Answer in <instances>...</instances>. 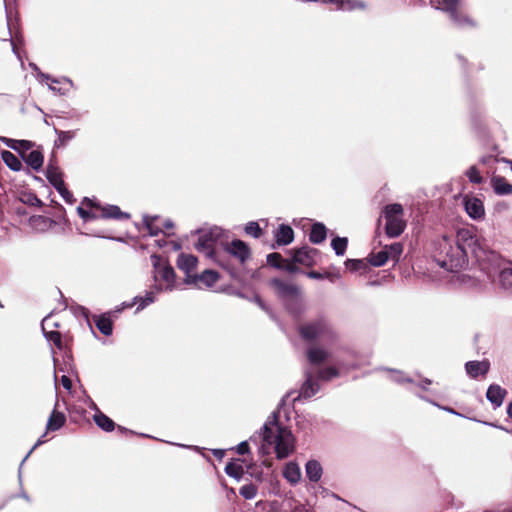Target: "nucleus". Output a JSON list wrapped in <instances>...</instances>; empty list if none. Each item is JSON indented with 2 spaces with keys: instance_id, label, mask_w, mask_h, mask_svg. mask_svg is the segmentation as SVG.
<instances>
[{
  "instance_id": "34",
  "label": "nucleus",
  "mask_w": 512,
  "mask_h": 512,
  "mask_svg": "<svg viewBox=\"0 0 512 512\" xmlns=\"http://www.w3.org/2000/svg\"><path fill=\"white\" fill-rule=\"evenodd\" d=\"M499 282L505 291L512 293V268H506L500 272Z\"/></svg>"
},
{
  "instance_id": "56",
  "label": "nucleus",
  "mask_w": 512,
  "mask_h": 512,
  "mask_svg": "<svg viewBox=\"0 0 512 512\" xmlns=\"http://www.w3.org/2000/svg\"><path fill=\"white\" fill-rule=\"evenodd\" d=\"M283 270L289 272V273H297L299 272V268L296 266V263L293 261L292 263H283L282 268Z\"/></svg>"
},
{
  "instance_id": "48",
  "label": "nucleus",
  "mask_w": 512,
  "mask_h": 512,
  "mask_svg": "<svg viewBox=\"0 0 512 512\" xmlns=\"http://www.w3.org/2000/svg\"><path fill=\"white\" fill-rule=\"evenodd\" d=\"M466 176L468 177L470 182L475 184H480L483 181V178L481 177L479 170L475 166H471L466 171Z\"/></svg>"
},
{
  "instance_id": "24",
  "label": "nucleus",
  "mask_w": 512,
  "mask_h": 512,
  "mask_svg": "<svg viewBox=\"0 0 512 512\" xmlns=\"http://www.w3.org/2000/svg\"><path fill=\"white\" fill-rule=\"evenodd\" d=\"M493 190L498 195H507L512 193V185L501 176H494L491 179Z\"/></svg>"
},
{
  "instance_id": "43",
  "label": "nucleus",
  "mask_w": 512,
  "mask_h": 512,
  "mask_svg": "<svg viewBox=\"0 0 512 512\" xmlns=\"http://www.w3.org/2000/svg\"><path fill=\"white\" fill-rule=\"evenodd\" d=\"M35 143L29 140H18L16 145V152L19 153L20 157L25 156L33 147Z\"/></svg>"
},
{
  "instance_id": "53",
  "label": "nucleus",
  "mask_w": 512,
  "mask_h": 512,
  "mask_svg": "<svg viewBox=\"0 0 512 512\" xmlns=\"http://www.w3.org/2000/svg\"><path fill=\"white\" fill-rule=\"evenodd\" d=\"M0 141L4 145H6L8 148L16 150V145H17L18 140L12 139V138H8V137H0Z\"/></svg>"
},
{
  "instance_id": "28",
  "label": "nucleus",
  "mask_w": 512,
  "mask_h": 512,
  "mask_svg": "<svg viewBox=\"0 0 512 512\" xmlns=\"http://www.w3.org/2000/svg\"><path fill=\"white\" fill-rule=\"evenodd\" d=\"M93 419L96 425L103 431L111 432L115 428L114 421L100 411L94 414Z\"/></svg>"
},
{
  "instance_id": "10",
  "label": "nucleus",
  "mask_w": 512,
  "mask_h": 512,
  "mask_svg": "<svg viewBox=\"0 0 512 512\" xmlns=\"http://www.w3.org/2000/svg\"><path fill=\"white\" fill-rule=\"evenodd\" d=\"M319 251L316 248L303 246L292 250V261L295 263L311 267L316 263Z\"/></svg>"
},
{
  "instance_id": "49",
  "label": "nucleus",
  "mask_w": 512,
  "mask_h": 512,
  "mask_svg": "<svg viewBox=\"0 0 512 512\" xmlns=\"http://www.w3.org/2000/svg\"><path fill=\"white\" fill-rule=\"evenodd\" d=\"M345 266L347 269L355 272L362 269L365 266V264L362 260L359 259H347L345 261Z\"/></svg>"
},
{
  "instance_id": "16",
  "label": "nucleus",
  "mask_w": 512,
  "mask_h": 512,
  "mask_svg": "<svg viewBox=\"0 0 512 512\" xmlns=\"http://www.w3.org/2000/svg\"><path fill=\"white\" fill-rule=\"evenodd\" d=\"M507 391L497 384H491L486 392L487 400L495 407H500L503 403Z\"/></svg>"
},
{
  "instance_id": "58",
  "label": "nucleus",
  "mask_w": 512,
  "mask_h": 512,
  "mask_svg": "<svg viewBox=\"0 0 512 512\" xmlns=\"http://www.w3.org/2000/svg\"><path fill=\"white\" fill-rule=\"evenodd\" d=\"M253 301L264 311H268V308L267 306L265 305V303L263 302V300L261 299V297L259 295H255L254 298H253Z\"/></svg>"
},
{
  "instance_id": "27",
  "label": "nucleus",
  "mask_w": 512,
  "mask_h": 512,
  "mask_svg": "<svg viewBox=\"0 0 512 512\" xmlns=\"http://www.w3.org/2000/svg\"><path fill=\"white\" fill-rule=\"evenodd\" d=\"M1 158L8 168L12 171H20L23 168L21 160L12 152L4 150L1 152Z\"/></svg>"
},
{
  "instance_id": "44",
  "label": "nucleus",
  "mask_w": 512,
  "mask_h": 512,
  "mask_svg": "<svg viewBox=\"0 0 512 512\" xmlns=\"http://www.w3.org/2000/svg\"><path fill=\"white\" fill-rule=\"evenodd\" d=\"M78 215L84 220V221H90L95 219H100V211H89L84 209L82 206H79L77 208Z\"/></svg>"
},
{
  "instance_id": "38",
  "label": "nucleus",
  "mask_w": 512,
  "mask_h": 512,
  "mask_svg": "<svg viewBox=\"0 0 512 512\" xmlns=\"http://www.w3.org/2000/svg\"><path fill=\"white\" fill-rule=\"evenodd\" d=\"M317 380L329 381L335 377L339 376V372L334 367H326L322 368L318 371L317 375H315Z\"/></svg>"
},
{
  "instance_id": "25",
  "label": "nucleus",
  "mask_w": 512,
  "mask_h": 512,
  "mask_svg": "<svg viewBox=\"0 0 512 512\" xmlns=\"http://www.w3.org/2000/svg\"><path fill=\"white\" fill-rule=\"evenodd\" d=\"M46 325H49V316L45 317V318L42 320V324H41V327H42V331H43L44 337H45L48 341L53 342V343H54V345H55L58 349H62V337H61L60 332H58V331H47V330H46Z\"/></svg>"
},
{
  "instance_id": "14",
  "label": "nucleus",
  "mask_w": 512,
  "mask_h": 512,
  "mask_svg": "<svg viewBox=\"0 0 512 512\" xmlns=\"http://www.w3.org/2000/svg\"><path fill=\"white\" fill-rule=\"evenodd\" d=\"M22 160L33 170L40 171L44 162L42 149H31L25 156L22 155Z\"/></svg>"
},
{
  "instance_id": "22",
  "label": "nucleus",
  "mask_w": 512,
  "mask_h": 512,
  "mask_svg": "<svg viewBox=\"0 0 512 512\" xmlns=\"http://www.w3.org/2000/svg\"><path fill=\"white\" fill-rule=\"evenodd\" d=\"M284 478L291 484L295 485L301 480V470L295 462H289L285 465L283 471Z\"/></svg>"
},
{
  "instance_id": "26",
  "label": "nucleus",
  "mask_w": 512,
  "mask_h": 512,
  "mask_svg": "<svg viewBox=\"0 0 512 512\" xmlns=\"http://www.w3.org/2000/svg\"><path fill=\"white\" fill-rule=\"evenodd\" d=\"M95 325L97 329L105 336H110L113 332V324L110 317L107 314L96 316Z\"/></svg>"
},
{
  "instance_id": "21",
  "label": "nucleus",
  "mask_w": 512,
  "mask_h": 512,
  "mask_svg": "<svg viewBox=\"0 0 512 512\" xmlns=\"http://www.w3.org/2000/svg\"><path fill=\"white\" fill-rule=\"evenodd\" d=\"M275 239L278 245H288L294 240V231L289 225L281 224L275 232Z\"/></svg>"
},
{
  "instance_id": "17",
  "label": "nucleus",
  "mask_w": 512,
  "mask_h": 512,
  "mask_svg": "<svg viewBox=\"0 0 512 512\" xmlns=\"http://www.w3.org/2000/svg\"><path fill=\"white\" fill-rule=\"evenodd\" d=\"M306 356L310 364L319 365L329 359L330 353L320 346H312L307 349Z\"/></svg>"
},
{
  "instance_id": "9",
  "label": "nucleus",
  "mask_w": 512,
  "mask_h": 512,
  "mask_svg": "<svg viewBox=\"0 0 512 512\" xmlns=\"http://www.w3.org/2000/svg\"><path fill=\"white\" fill-rule=\"evenodd\" d=\"M270 284L275 289L278 296L285 301L297 300L299 288L295 284L278 278L272 279Z\"/></svg>"
},
{
  "instance_id": "1",
  "label": "nucleus",
  "mask_w": 512,
  "mask_h": 512,
  "mask_svg": "<svg viewBox=\"0 0 512 512\" xmlns=\"http://www.w3.org/2000/svg\"><path fill=\"white\" fill-rule=\"evenodd\" d=\"M469 253L480 263L497 259V254L489 248L487 241L473 235L469 230L458 232L456 240L444 236L438 242L435 257L439 266L455 271L467 264Z\"/></svg>"
},
{
  "instance_id": "4",
  "label": "nucleus",
  "mask_w": 512,
  "mask_h": 512,
  "mask_svg": "<svg viewBox=\"0 0 512 512\" xmlns=\"http://www.w3.org/2000/svg\"><path fill=\"white\" fill-rule=\"evenodd\" d=\"M422 4L429 2L436 9L448 13L450 19L457 26H474L475 23L461 11V0H419Z\"/></svg>"
},
{
  "instance_id": "3",
  "label": "nucleus",
  "mask_w": 512,
  "mask_h": 512,
  "mask_svg": "<svg viewBox=\"0 0 512 512\" xmlns=\"http://www.w3.org/2000/svg\"><path fill=\"white\" fill-rule=\"evenodd\" d=\"M299 334L306 342L321 341L327 345L334 344L339 339V334L330 320L321 315L299 327Z\"/></svg>"
},
{
  "instance_id": "37",
  "label": "nucleus",
  "mask_w": 512,
  "mask_h": 512,
  "mask_svg": "<svg viewBox=\"0 0 512 512\" xmlns=\"http://www.w3.org/2000/svg\"><path fill=\"white\" fill-rule=\"evenodd\" d=\"M158 219V216H149L144 215L143 216V223L146 226L148 233L151 236H157L162 230L154 225V222Z\"/></svg>"
},
{
  "instance_id": "36",
  "label": "nucleus",
  "mask_w": 512,
  "mask_h": 512,
  "mask_svg": "<svg viewBox=\"0 0 512 512\" xmlns=\"http://www.w3.org/2000/svg\"><path fill=\"white\" fill-rule=\"evenodd\" d=\"M348 240L345 237H335L331 241V246L335 251L336 255L342 256L344 255L347 248Z\"/></svg>"
},
{
  "instance_id": "32",
  "label": "nucleus",
  "mask_w": 512,
  "mask_h": 512,
  "mask_svg": "<svg viewBox=\"0 0 512 512\" xmlns=\"http://www.w3.org/2000/svg\"><path fill=\"white\" fill-rule=\"evenodd\" d=\"M55 133L57 135V139L55 140L54 146L60 147L66 145L76 136V131H63L59 129H55Z\"/></svg>"
},
{
  "instance_id": "6",
  "label": "nucleus",
  "mask_w": 512,
  "mask_h": 512,
  "mask_svg": "<svg viewBox=\"0 0 512 512\" xmlns=\"http://www.w3.org/2000/svg\"><path fill=\"white\" fill-rule=\"evenodd\" d=\"M221 235L222 229L219 227H213L209 230L201 231L198 241L195 243V249L198 252L204 253L206 257L217 261L220 265L222 264L218 259L216 245Z\"/></svg>"
},
{
  "instance_id": "29",
  "label": "nucleus",
  "mask_w": 512,
  "mask_h": 512,
  "mask_svg": "<svg viewBox=\"0 0 512 512\" xmlns=\"http://www.w3.org/2000/svg\"><path fill=\"white\" fill-rule=\"evenodd\" d=\"M65 421V415L54 410L48 419L46 428L50 431H57L65 424Z\"/></svg>"
},
{
  "instance_id": "59",
  "label": "nucleus",
  "mask_w": 512,
  "mask_h": 512,
  "mask_svg": "<svg viewBox=\"0 0 512 512\" xmlns=\"http://www.w3.org/2000/svg\"><path fill=\"white\" fill-rule=\"evenodd\" d=\"M61 384L67 390H69L71 388V386H72L70 378L68 376H66V375H63L61 377Z\"/></svg>"
},
{
  "instance_id": "35",
  "label": "nucleus",
  "mask_w": 512,
  "mask_h": 512,
  "mask_svg": "<svg viewBox=\"0 0 512 512\" xmlns=\"http://www.w3.org/2000/svg\"><path fill=\"white\" fill-rule=\"evenodd\" d=\"M366 4L360 0H342L339 10L353 11L357 9H365Z\"/></svg>"
},
{
  "instance_id": "57",
  "label": "nucleus",
  "mask_w": 512,
  "mask_h": 512,
  "mask_svg": "<svg viewBox=\"0 0 512 512\" xmlns=\"http://www.w3.org/2000/svg\"><path fill=\"white\" fill-rule=\"evenodd\" d=\"M37 78H38L40 81H48V80H51L53 83H59V82H60L59 80L52 78L49 74L43 73V72H41V71H39V72L37 73Z\"/></svg>"
},
{
  "instance_id": "40",
  "label": "nucleus",
  "mask_w": 512,
  "mask_h": 512,
  "mask_svg": "<svg viewBox=\"0 0 512 512\" xmlns=\"http://www.w3.org/2000/svg\"><path fill=\"white\" fill-rule=\"evenodd\" d=\"M258 488L253 483L245 484L239 489V494L246 500L254 499Z\"/></svg>"
},
{
  "instance_id": "20",
  "label": "nucleus",
  "mask_w": 512,
  "mask_h": 512,
  "mask_svg": "<svg viewBox=\"0 0 512 512\" xmlns=\"http://www.w3.org/2000/svg\"><path fill=\"white\" fill-rule=\"evenodd\" d=\"M197 263V258L190 254L181 253L177 259V267L186 274V277L196 268Z\"/></svg>"
},
{
  "instance_id": "33",
  "label": "nucleus",
  "mask_w": 512,
  "mask_h": 512,
  "mask_svg": "<svg viewBox=\"0 0 512 512\" xmlns=\"http://www.w3.org/2000/svg\"><path fill=\"white\" fill-rule=\"evenodd\" d=\"M383 249L387 252L389 260L398 262L403 252V245L400 242H395L391 245H386Z\"/></svg>"
},
{
  "instance_id": "61",
  "label": "nucleus",
  "mask_w": 512,
  "mask_h": 512,
  "mask_svg": "<svg viewBox=\"0 0 512 512\" xmlns=\"http://www.w3.org/2000/svg\"><path fill=\"white\" fill-rule=\"evenodd\" d=\"M307 276L311 279H317V280L323 279V277H324L323 274H321L318 271H310L307 273Z\"/></svg>"
},
{
  "instance_id": "55",
  "label": "nucleus",
  "mask_w": 512,
  "mask_h": 512,
  "mask_svg": "<svg viewBox=\"0 0 512 512\" xmlns=\"http://www.w3.org/2000/svg\"><path fill=\"white\" fill-rule=\"evenodd\" d=\"M249 450V444L247 441H242L237 445V453L240 455L247 454Z\"/></svg>"
},
{
  "instance_id": "2",
  "label": "nucleus",
  "mask_w": 512,
  "mask_h": 512,
  "mask_svg": "<svg viewBox=\"0 0 512 512\" xmlns=\"http://www.w3.org/2000/svg\"><path fill=\"white\" fill-rule=\"evenodd\" d=\"M279 412L274 411L263 425L262 437L267 444H275L278 459L287 458L294 449L292 432L279 425Z\"/></svg>"
},
{
  "instance_id": "13",
  "label": "nucleus",
  "mask_w": 512,
  "mask_h": 512,
  "mask_svg": "<svg viewBox=\"0 0 512 512\" xmlns=\"http://www.w3.org/2000/svg\"><path fill=\"white\" fill-rule=\"evenodd\" d=\"M465 211L474 220L482 219L485 215L483 202L476 197L464 199Z\"/></svg>"
},
{
  "instance_id": "30",
  "label": "nucleus",
  "mask_w": 512,
  "mask_h": 512,
  "mask_svg": "<svg viewBox=\"0 0 512 512\" xmlns=\"http://www.w3.org/2000/svg\"><path fill=\"white\" fill-rule=\"evenodd\" d=\"M46 178L49 181V183L56 188V186H61L62 183H64L62 178V172L59 168H53V167H46Z\"/></svg>"
},
{
  "instance_id": "11",
  "label": "nucleus",
  "mask_w": 512,
  "mask_h": 512,
  "mask_svg": "<svg viewBox=\"0 0 512 512\" xmlns=\"http://www.w3.org/2000/svg\"><path fill=\"white\" fill-rule=\"evenodd\" d=\"M218 279L219 274L216 271L207 269L203 271L201 274L188 275V277H185L184 282L188 285L197 284L198 282H201L206 287H211L218 281Z\"/></svg>"
},
{
  "instance_id": "51",
  "label": "nucleus",
  "mask_w": 512,
  "mask_h": 512,
  "mask_svg": "<svg viewBox=\"0 0 512 512\" xmlns=\"http://www.w3.org/2000/svg\"><path fill=\"white\" fill-rule=\"evenodd\" d=\"M23 202L31 206L41 207L43 205V202L35 194L31 193L27 195L26 199L23 200Z\"/></svg>"
},
{
  "instance_id": "64",
  "label": "nucleus",
  "mask_w": 512,
  "mask_h": 512,
  "mask_svg": "<svg viewBox=\"0 0 512 512\" xmlns=\"http://www.w3.org/2000/svg\"><path fill=\"white\" fill-rule=\"evenodd\" d=\"M47 167L59 168L56 165V160H55V156L54 155H52L51 158L49 159Z\"/></svg>"
},
{
  "instance_id": "39",
  "label": "nucleus",
  "mask_w": 512,
  "mask_h": 512,
  "mask_svg": "<svg viewBox=\"0 0 512 512\" xmlns=\"http://www.w3.org/2000/svg\"><path fill=\"white\" fill-rule=\"evenodd\" d=\"M387 252L382 249L370 256L369 262L374 267H381L388 261Z\"/></svg>"
},
{
  "instance_id": "23",
  "label": "nucleus",
  "mask_w": 512,
  "mask_h": 512,
  "mask_svg": "<svg viewBox=\"0 0 512 512\" xmlns=\"http://www.w3.org/2000/svg\"><path fill=\"white\" fill-rule=\"evenodd\" d=\"M327 236V229L324 224L320 222H316L312 225L311 231L309 234V240L313 244H320L322 243Z\"/></svg>"
},
{
  "instance_id": "18",
  "label": "nucleus",
  "mask_w": 512,
  "mask_h": 512,
  "mask_svg": "<svg viewBox=\"0 0 512 512\" xmlns=\"http://www.w3.org/2000/svg\"><path fill=\"white\" fill-rule=\"evenodd\" d=\"M100 211V218L102 219H129L130 215L126 212H122L116 205H107L104 207H98Z\"/></svg>"
},
{
  "instance_id": "15",
  "label": "nucleus",
  "mask_w": 512,
  "mask_h": 512,
  "mask_svg": "<svg viewBox=\"0 0 512 512\" xmlns=\"http://www.w3.org/2000/svg\"><path fill=\"white\" fill-rule=\"evenodd\" d=\"M490 364L488 361H468L465 364L466 373L471 378H477L479 375H486L489 371Z\"/></svg>"
},
{
  "instance_id": "12",
  "label": "nucleus",
  "mask_w": 512,
  "mask_h": 512,
  "mask_svg": "<svg viewBox=\"0 0 512 512\" xmlns=\"http://www.w3.org/2000/svg\"><path fill=\"white\" fill-rule=\"evenodd\" d=\"M226 252L235 258H237L240 263L246 262L247 259L250 257V248L248 245L239 239L233 240L230 245L226 247Z\"/></svg>"
},
{
  "instance_id": "41",
  "label": "nucleus",
  "mask_w": 512,
  "mask_h": 512,
  "mask_svg": "<svg viewBox=\"0 0 512 512\" xmlns=\"http://www.w3.org/2000/svg\"><path fill=\"white\" fill-rule=\"evenodd\" d=\"M391 373L390 379L398 384L413 383V379L406 376L402 371L386 369Z\"/></svg>"
},
{
  "instance_id": "31",
  "label": "nucleus",
  "mask_w": 512,
  "mask_h": 512,
  "mask_svg": "<svg viewBox=\"0 0 512 512\" xmlns=\"http://www.w3.org/2000/svg\"><path fill=\"white\" fill-rule=\"evenodd\" d=\"M225 473L228 476L239 481L244 475V468L241 464H238L237 462L234 461H230L225 466Z\"/></svg>"
},
{
  "instance_id": "19",
  "label": "nucleus",
  "mask_w": 512,
  "mask_h": 512,
  "mask_svg": "<svg viewBox=\"0 0 512 512\" xmlns=\"http://www.w3.org/2000/svg\"><path fill=\"white\" fill-rule=\"evenodd\" d=\"M306 477L311 482H318L323 474V468L319 461L311 459L305 464Z\"/></svg>"
},
{
  "instance_id": "52",
  "label": "nucleus",
  "mask_w": 512,
  "mask_h": 512,
  "mask_svg": "<svg viewBox=\"0 0 512 512\" xmlns=\"http://www.w3.org/2000/svg\"><path fill=\"white\" fill-rule=\"evenodd\" d=\"M138 298L139 296H136L133 298V300L131 302H123L120 306H118L116 309H115V313H120L122 310L126 309V308H131L133 307L135 304L138 303Z\"/></svg>"
},
{
  "instance_id": "50",
  "label": "nucleus",
  "mask_w": 512,
  "mask_h": 512,
  "mask_svg": "<svg viewBox=\"0 0 512 512\" xmlns=\"http://www.w3.org/2000/svg\"><path fill=\"white\" fill-rule=\"evenodd\" d=\"M59 194L62 196V198L68 202V203H72L73 202V195L72 193L65 187V183H62L61 186H56L55 188Z\"/></svg>"
},
{
  "instance_id": "42",
  "label": "nucleus",
  "mask_w": 512,
  "mask_h": 512,
  "mask_svg": "<svg viewBox=\"0 0 512 512\" xmlns=\"http://www.w3.org/2000/svg\"><path fill=\"white\" fill-rule=\"evenodd\" d=\"M8 34H9V38L4 39V41H10L11 47H12V52L20 60L21 64H23V61H22V58H21V54H20V52H19V50L17 48V44H23L24 39L20 35V36H16L15 40H13L10 29L8 30Z\"/></svg>"
},
{
  "instance_id": "62",
  "label": "nucleus",
  "mask_w": 512,
  "mask_h": 512,
  "mask_svg": "<svg viewBox=\"0 0 512 512\" xmlns=\"http://www.w3.org/2000/svg\"><path fill=\"white\" fill-rule=\"evenodd\" d=\"M212 453L215 457H217L218 459H222L225 455V450H222V449H213L212 450Z\"/></svg>"
},
{
  "instance_id": "47",
  "label": "nucleus",
  "mask_w": 512,
  "mask_h": 512,
  "mask_svg": "<svg viewBox=\"0 0 512 512\" xmlns=\"http://www.w3.org/2000/svg\"><path fill=\"white\" fill-rule=\"evenodd\" d=\"M267 263L276 269H281L283 266V259L281 254L277 252L268 254Z\"/></svg>"
},
{
  "instance_id": "63",
  "label": "nucleus",
  "mask_w": 512,
  "mask_h": 512,
  "mask_svg": "<svg viewBox=\"0 0 512 512\" xmlns=\"http://www.w3.org/2000/svg\"><path fill=\"white\" fill-rule=\"evenodd\" d=\"M31 221L33 223H36V222L46 223L48 221V218H46L44 216H33L31 218Z\"/></svg>"
},
{
  "instance_id": "5",
  "label": "nucleus",
  "mask_w": 512,
  "mask_h": 512,
  "mask_svg": "<svg viewBox=\"0 0 512 512\" xmlns=\"http://www.w3.org/2000/svg\"><path fill=\"white\" fill-rule=\"evenodd\" d=\"M386 220L385 232L388 237L396 238L401 235L406 227L403 220V207L399 203L388 204L383 209Z\"/></svg>"
},
{
  "instance_id": "8",
  "label": "nucleus",
  "mask_w": 512,
  "mask_h": 512,
  "mask_svg": "<svg viewBox=\"0 0 512 512\" xmlns=\"http://www.w3.org/2000/svg\"><path fill=\"white\" fill-rule=\"evenodd\" d=\"M305 380L299 390V393L297 397H295L293 400H300V399H310L314 395L318 393L320 390V385L318 383V380L314 373L310 369H305L304 371Z\"/></svg>"
},
{
  "instance_id": "54",
  "label": "nucleus",
  "mask_w": 512,
  "mask_h": 512,
  "mask_svg": "<svg viewBox=\"0 0 512 512\" xmlns=\"http://www.w3.org/2000/svg\"><path fill=\"white\" fill-rule=\"evenodd\" d=\"M43 443V441L41 439H39L35 444L34 446L30 449V451L26 454V456L24 457V459L22 460L21 464H20V468H19V480L21 481V468L24 464V462L28 459V457L31 455V453L34 451V449L36 447H38L39 445H41Z\"/></svg>"
},
{
  "instance_id": "7",
  "label": "nucleus",
  "mask_w": 512,
  "mask_h": 512,
  "mask_svg": "<svg viewBox=\"0 0 512 512\" xmlns=\"http://www.w3.org/2000/svg\"><path fill=\"white\" fill-rule=\"evenodd\" d=\"M151 260L155 270V280L160 278L162 281L166 282V290H173L176 277L173 267L167 262L163 263L161 257L157 254H153Z\"/></svg>"
},
{
  "instance_id": "45",
  "label": "nucleus",
  "mask_w": 512,
  "mask_h": 512,
  "mask_svg": "<svg viewBox=\"0 0 512 512\" xmlns=\"http://www.w3.org/2000/svg\"><path fill=\"white\" fill-rule=\"evenodd\" d=\"M154 301H155V296H154V292L153 291L147 292L144 297H140L139 296V298H138L139 305H138V307L136 309V312H139V311L143 310L148 305L152 304Z\"/></svg>"
},
{
  "instance_id": "46",
  "label": "nucleus",
  "mask_w": 512,
  "mask_h": 512,
  "mask_svg": "<svg viewBox=\"0 0 512 512\" xmlns=\"http://www.w3.org/2000/svg\"><path fill=\"white\" fill-rule=\"evenodd\" d=\"M245 233L253 236L254 238H259L262 234V230L258 222L250 221L245 226Z\"/></svg>"
},
{
  "instance_id": "60",
  "label": "nucleus",
  "mask_w": 512,
  "mask_h": 512,
  "mask_svg": "<svg viewBox=\"0 0 512 512\" xmlns=\"http://www.w3.org/2000/svg\"><path fill=\"white\" fill-rule=\"evenodd\" d=\"M432 383V381L428 378H424L423 380H421L419 383H418V386L424 390V391H427L428 390V386Z\"/></svg>"
}]
</instances>
